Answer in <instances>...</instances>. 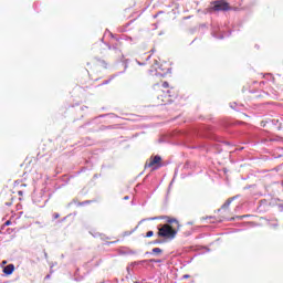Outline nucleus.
Listing matches in <instances>:
<instances>
[{
  "mask_svg": "<svg viewBox=\"0 0 283 283\" xmlns=\"http://www.w3.org/2000/svg\"><path fill=\"white\" fill-rule=\"evenodd\" d=\"M154 92L160 103H174V98H178V90L169 85L167 81H159L154 85Z\"/></svg>",
  "mask_w": 283,
  "mask_h": 283,
  "instance_id": "1",
  "label": "nucleus"
},
{
  "mask_svg": "<svg viewBox=\"0 0 283 283\" xmlns=\"http://www.w3.org/2000/svg\"><path fill=\"white\" fill-rule=\"evenodd\" d=\"M161 167H165V161L163 160V157L160 155H153L146 160L144 169L156 171Z\"/></svg>",
  "mask_w": 283,
  "mask_h": 283,
  "instance_id": "2",
  "label": "nucleus"
},
{
  "mask_svg": "<svg viewBox=\"0 0 283 283\" xmlns=\"http://www.w3.org/2000/svg\"><path fill=\"white\" fill-rule=\"evenodd\" d=\"M178 233V230L174 226L169 224H159L158 226V238H165L166 240H174Z\"/></svg>",
  "mask_w": 283,
  "mask_h": 283,
  "instance_id": "3",
  "label": "nucleus"
},
{
  "mask_svg": "<svg viewBox=\"0 0 283 283\" xmlns=\"http://www.w3.org/2000/svg\"><path fill=\"white\" fill-rule=\"evenodd\" d=\"M170 71L171 69L169 67L168 63L158 64V61H155V65L151 66L149 73L151 76L165 77L167 74H169Z\"/></svg>",
  "mask_w": 283,
  "mask_h": 283,
  "instance_id": "4",
  "label": "nucleus"
},
{
  "mask_svg": "<svg viewBox=\"0 0 283 283\" xmlns=\"http://www.w3.org/2000/svg\"><path fill=\"white\" fill-rule=\"evenodd\" d=\"M212 10L214 12H227L231 10V6H229V2H227V0H217L212 2Z\"/></svg>",
  "mask_w": 283,
  "mask_h": 283,
  "instance_id": "5",
  "label": "nucleus"
},
{
  "mask_svg": "<svg viewBox=\"0 0 283 283\" xmlns=\"http://www.w3.org/2000/svg\"><path fill=\"white\" fill-rule=\"evenodd\" d=\"M4 275H12L14 273V264H8L3 268Z\"/></svg>",
  "mask_w": 283,
  "mask_h": 283,
  "instance_id": "6",
  "label": "nucleus"
},
{
  "mask_svg": "<svg viewBox=\"0 0 283 283\" xmlns=\"http://www.w3.org/2000/svg\"><path fill=\"white\" fill-rule=\"evenodd\" d=\"M238 196H234L232 198H229L221 207V209H229V207H231V202H233V200H237Z\"/></svg>",
  "mask_w": 283,
  "mask_h": 283,
  "instance_id": "7",
  "label": "nucleus"
},
{
  "mask_svg": "<svg viewBox=\"0 0 283 283\" xmlns=\"http://www.w3.org/2000/svg\"><path fill=\"white\" fill-rule=\"evenodd\" d=\"M160 253H163V249L154 248L151 252H146V255H160Z\"/></svg>",
  "mask_w": 283,
  "mask_h": 283,
  "instance_id": "8",
  "label": "nucleus"
},
{
  "mask_svg": "<svg viewBox=\"0 0 283 283\" xmlns=\"http://www.w3.org/2000/svg\"><path fill=\"white\" fill-rule=\"evenodd\" d=\"M168 224H176V227H180V223L178 222V219H168L167 220Z\"/></svg>",
  "mask_w": 283,
  "mask_h": 283,
  "instance_id": "9",
  "label": "nucleus"
},
{
  "mask_svg": "<svg viewBox=\"0 0 283 283\" xmlns=\"http://www.w3.org/2000/svg\"><path fill=\"white\" fill-rule=\"evenodd\" d=\"M149 262H156L157 264H160V262H163V260H160V259H151Z\"/></svg>",
  "mask_w": 283,
  "mask_h": 283,
  "instance_id": "10",
  "label": "nucleus"
},
{
  "mask_svg": "<svg viewBox=\"0 0 283 283\" xmlns=\"http://www.w3.org/2000/svg\"><path fill=\"white\" fill-rule=\"evenodd\" d=\"M154 235V231H148L147 233H146V238H151Z\"/></svg>",
  "mask_w": 283,
  "mask_h": 283,
  "instance_id": "11",
  "label": "nucleus"
},
{
  "mask_svg": "<svg viewBox=\"0 0 283 283\" xmlns=\"http://www.w3.org/2000/svg\"><path fill=\"white\" fill-rule=\"evenodd\" d=\"M160 219H163V217H151V218H148L146 220H160Z\"/></svg>",
  "mask_w": 283,
  "mask_h": 283,
  "instance_id": "12",
  "label": "nucleus"
},
{
  "mask_svg": "<svg viewBox=\"0 0 283 283\" xmlns=\"http://www.w3.org/2000/svg\"><path fill=\"white\" fill-rule=\"evenodd\" d=\"M4 206H6V207H12V201H7V202H4Z\"/></svg>",
  "mask_w": 283,
  "mask_h": 283,
  "instance_id": "13",
  "label": "nucleus"
},
{
  "mask_svg": "<svg viewBox=\"0 0 283 283\" xmlns=\"http://www.w3.org/2000/svg\"><path fill=\"white\" fill-rule=\"evenodd\" d=\"M237 218H238V220H242L243 218H249V216L248 214L247 216H238Z\"/></svg>",
  "mask_w": 283,
  "mask_h": 283,
  "instance_id": "14",
  "label": "nucleus"
},
{
  "mask_svg": "<svg viewBox=\"0 0 283 283\" xmlns=\"http://www.w3.org/2000/svg\"><path fill=\"white\" fill-rule=\"evenodd\" d=\"M153 244H163V241H160V240H155V241L153 242Z\"/></svg>",
  "mask_w": 283,
  "mask_h": 283,
  "instance_id": "15",
  "label": "nucleus"
},
{
  "mask_svg": "<svg viewBox=\"0 0 283 283\" xmlns=\"http://www.w3.org/2000/svg\"><path fill=\"white\" fill-rule=\"evenodd\" d=\"M105 69H107V63L105 61L99 62Z\"/></svg>",
  "mask_w": 283,
  "mask_h": 283,
  "instance_id": "16",
  "label": "nucleus"
},
{
  "mask_svg": "<svg viewBox=\"0 0 283 283\" xmlns=\"http://www.w3.org/2000/svg\"><path fill=\"white\" fill-rule=\"evenodd\" d=\"M145 263H147V260H142V261H139V262H137L135 264H145Z\"/></svg>",
  "mask_w": 283,
  "mask_h": 283,
  "instance_id": "17",
  "label": "nucleus"
},
{
  "mask_svg": "<svg viewBox=\"0 0 283 283\" xmlns=\"http://www.w3.org/2000/svg\"><path fill=\"white\" fill-rule=\"evenodd\" d=\"M270 227H273V229H276L277 222H275V223H270Z\"/></svg>",
  "mask_w": 283,
  "mask_h": 283,
  "instance_id": "18",
  "label": "nucleus"
},
{
  "mask_svg": "<svg viewBox=\"0 0 283 283\" xmlns=\"http://www.w3.org/2000/svg\"><path fill=\"white\" fill-rule=\"evenodd\" d=\"M133 232H134V230H133V231H130V232L126 231V232L124 233V235H132V234H133Z\"/></svg>",
  "mask_w": 283,
  "mask_h": 283,
  "instance_id": "19",
  "label": "nucleus"
},
{
  "mask_svg": "<svg viewBox=\"0 0 283 283\" xmlns=\"http://www.w3.org/2000/svg\"><path fill=\"white\" fill-rule=\"evenodd\" d=\"M18 185H21V180H17V181L14 182V187H18Z\"/></svg>",
  "mask_w": 283,
  "mask_h": 283,
  "instance_id": "20",
  "label": "nucleus"
},
{
  "mask_svg": "<svg viewBox=\"0 0 283 283\" xmlns=\"http://www.w3.org/2000/svg\"><path fill=\"white\" fill-rule=\"evenodd\" d=\"M53 218H54V220H56L57 218H60V214L59 213H54Z\"/></svg>",
  "mask_w": 283,
  "mask_h": 283,
  "instance_id": "21",
  "label": "nucleus"
},
{
  "mask_svg": "<svg viewBox=\"0 0 283 283\" xmlns=\"http://www.w3.org/2000/svg\"><path fill=\"white\" fill-rule=\"evenodd\" d=\"M189 277H190L189 274H185V275L182 276L184 280H189Z\"/></svg>",
  "mask_w": 283,
  "mask_h": 283,
  "instance_id": "22",
  "label": "nucleus"
},
{
  "mask_svg": "<svg viewBox=\"0 0 283 283\" xmlns=\"http://www.w3.org/2000/svg\"><path fill=\"white\" fill-rule=\"evenodd\" d=\"M260 96H261V95L254 94V95L251 96V98H260Z\"/></svg>",
  "mask_w": 283,
  "mask_h": 283,
  "instance_id": "23",
  "label": "nucleus"
},
{
  "mask_svg": "<svg viewBox=\"0 0 283 283\" xmlns=\"http://www.w3.org/2000/svg\"><path fill=\"white\" fill-rule=\"evenodd\" d=\"M279 210L283 211V203L279 205Z\"/></svg>",
  "mask_w": 283,
  "mask_h": 283,
  "instance_id": "24",
  "label": "nucleus"
},
{
  "mask_svg": "<svg viewBox=\"0 0 283 283\" xmlns=\"http://www.w3.org/2000/svg\"><path fill=\"white\" fill-rule=\"evenodd\" d=\"M106 244L109 247V244H116V241L107 242Z\"/></svg>",
  "mask_w": 283,
  "mask_h": 283,
  "instance_id": "25",
  "label": "nucleus"
},
{
  "mask_svg": "<svg viewBox=\"0 0 283 283\" xmlns=\"http://www.w3.org/2000/svg\"><path fill=\"white\" fill-rule=\"evenodd\" d=\"M262 127H266V123L262 122L261 123Z\"/></svg>",
  "mask_w": 283,
  "mask_h": 283,
  "instance_id": "26",
  "label": "nucleus"
},
{
  "mask_svg": "<svg viewBox=\"0 0 283 283\" xmlns=\"http://www.w3.org/2000/svg\"><path fill=\"white\" fill-rule=\"evenodd\" d=\"M44 258L48 260V252L44 251Z\"/></svg>",
  "mask_w": 283,
  "mask_h": 283,
  "instance_id": "27",
  "label": "nucleus"
},
{
  "mask_svg": "<svg viewBox=\"0 0 283 283\" xmlns=\"http://www.w3.org/2000/svg\"><path fill=\"white\" fill-rule=\"evenodd\" d=\"M19 196H23V192L21 190L18 191Z\"/></svg>",
  "mask_w": 283,
  "mask_h": 283,
  "instance_id": "28",
  "label": "nucleus"
},
{
  "mask_svg": "<svg viewBox=\"0 0 283 283\" xmlns=\"http://www.w3.org/2000/svg\"><path fill=\"white\" fill-rule=\"evenodd\" d=\"M124 200H129V196H125V197H124Z\"/></svg>",
  "mask_w": 283,
  "mask_h": 283,
  "instance_id": "29",
  "label": "nucleus"
},
{
  "mask_svg": "<svg viewBox=\"0 0 283 283\" xmlns=\"http://www.w3.org/2000/svg\"><path fill=\"white\" fill-rule=\"evenodd\" d=\"M171 185H174V179L170 181L169 188L171 187Z\"/></svg>",
  "mask_w": 283,
  "mask_h": 283,
  "instance_id": "30",
  "label": "nucleus"
},
{
  "mask_svg": "<svg viewBox=\"0 0 283 283\" xmlns=\"http://www.w3.org/2000/svg\"><path fill=\"white\" fill-rule=\"evenodd\" d=\"M10 223H11L10 221H7V222H6V226H7V227L10 226Z\"/></svg>",
  "mask_w": 283,
  "mask_h": 283,
  "instance_id": "31",
  "label": "nucleus"
},
{
  "mask_svg": "<svg viewBox=\"0 0 283 283\" xmlns=\"http://www.w3.org/2000/svg\"><path fill=\"white\" fill-rule=\"evenodd\" d=\"M90 202H92V201H85L84 205H90Z\"/></svg>",
  "mask_w": 283,
  "mask_h": 283,
  "instance_id": "32",
  "label": "nucleus"
},
{
  "mask_svg": "<svg viewBox=\"0 0 283 283\" xmlns=\"http://www.w3.org/2000/svg\"><path fill=\"white\" fill-rule=\"evenodd\" d=\"M21 187H27V185L25 184H21Z\"/></svg>",
  "mask_w": 283,
  "mask_h": 283,
  "instance_id": "33",
  "label": "nucleus"
},
{
  "mask_svg": "<svg viewBox=\"0 0 283 283\" xmlns=\"http://www.w3.org/2000/svg\"><path fill=\"white\" fill-rule=\"evenodd\" d=\"M45 277H46V280H49L50 279V274H48Z\"/></svg>",
  "mask_w": 283,
  "mask_h": 283,
  "instance_id": "34",
  "label": "nucleus"
},
{
  "mask_svg": "<svg viewBox=\"0 0 283 283\" xmlns=\"http://www.w3.org/2000/svg\"><path fill=\"white\" fill-rule=\"evenodd\" d=\"M35 224H41V222H40V221H36Z\"/></svg>",
  "mask_w": 283,
  "mask_h": 283,
  "instance_id": "35",
  "label": "nucleus"
},
{
  "mask_svg": "<svg viewBox=\"0 0 283 283\" xmlns=\"http://www.w3.org/2000/svg\"><path fill=\"white\" fill-rule=\"evenodd\" d=\"M52 266H56V263L52 264V265H51V269H52Z\"/></svg>",
  "mask_w": 283,
  "mask_h": 283,
  "instance_id": "36",
  "label": "nucleus"
},
{
  "mask_svg": "<svg viewBox=\"0 0 283 283\" xmlns=\"http://www.w3.org/2000/svg\"><path fill=\"white\" fill-rule=\"evenodd\" d=\"M145 220H146V219H142V221H140V222H145Z\"/></svg>",
  "mask_w": 283,
  "mask_h": 283,
  "instance_id": "37",
  "label": "nucleus"
},
{
  "mask_svg": "<svg viewBox=\"0 0 283 283\" xmlns=\"http://www.w3.org/2000/svg\"><path fill=\"white\" fill-rule=\"evenodd\" d=\"M134 283H140V282H138V281H135Z\"/></svg>",
  "mask_w": 283,
  "mask_h": 283,
  "instance_id": "38",
  "label": "nucleus"
}]
</instances>
